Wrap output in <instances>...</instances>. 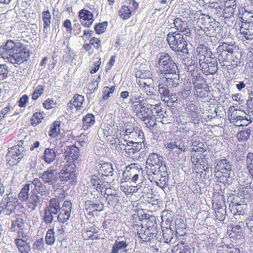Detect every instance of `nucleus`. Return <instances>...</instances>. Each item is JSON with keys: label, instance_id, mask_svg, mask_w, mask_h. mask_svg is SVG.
<instances>
[{"label": "nucleus", "instance_id": "f257e3e1", "mask_svg": "<svg viewBox=\"0 0 253 253\" xmlns=\"http://www.w3.org/2000/svg\"><path fill=\"white\" fill-rule=\"evenodd\" d=\"M1 52L2 57L13 64H21L26 61L29 56V51L20 42L8 41Z\"/></svg>", "mask_w": 253, "mask_h": 253}, {"label": "nucleus", "instance_id": "f03ea898", "mask_svg": "<svg viewBox=\"0 0 253 253\" xmlns=\"http://www.w3.org/2000/svg\"><path fill=\"white\" fill-rule=\"evenodd\" d=\"M184 35L178 32H171L167 35V41L171 49L186 64L185 62L189 61L190 53L187 41Z\"/></svg>", "mask_w": 253, "mask_h": 253}, {"label": "nucleus", "instance_id": "7ed1b4c3", "mask_svg": "<svg viewBox=\"0 0 253 253\" xmlns=\"http://www.w3.org/2000/svg\"><path fill=\"white\" fill-rule=\"evenodd\" d=\"M213 169L214 175L219 182L225 185L232 183V165L228 159L224 158L215 160Z\"/></svg>", "mask_w": 253, "mask_h": 253}, {"label": "nucleus", "instance_id": "20e7f679", "mask_svg": "<svg viewBox=\"0 0 253 253\" xmlns=\"http://www.w3.org/2000/svg\"><path fill=\"white\" fill-rule=\"evenodd\" d=\"M134 226L136 228V231L143 242H150V243H155L157 241H160L158 237H157L158 231L156 229V223L155 221V217H151L149 220L143 225L135 224Z\"/></svg>", "mask_w": 253, "mask_h": 253}, {"label": "nucleus", "instance_id": "39448f33", "mask_svg": "<svg viewBox=\"0 0 253 253\" xmlns=\"http://www.w3.org/2000/svg\"><path fill=\"white\" fill-rule=\"evenodd\" d=\"M60 203L58 199L51 198L46 208L56 214H58L57 220L63 223L68 220L70 217L72 203L70 201L66 200L64 202L62 207L60 206Z\"/></svg>", "mask_w": 253, "mask_h": 253}, {"label": "nucleus", "instance_id": "423d86ee", "mask_svg": "<svg viewBox=\"0 0 253 253\" xmlns=\"http://www.w3.org/2000/svg\"><path fill=\"white\" fill-rule=\"evenodd\" d=\"M156 109H157L156 111L160 109L158 104L153 105L147 103L146 101H145L132 109L136 116L142 120L147 127H151L154 125V123L152 121V120L153 119V115H155L154 111Z\"/></svg>", "mask_w": 253, "mask_h": 253}, {"label": "nucleus", "instance_id": "0eeeda50", "mask_svg": "<svg viewBox=\"0 0 253 253\" xmlns=\"http://www.w3.org/2000/svg\"><path fill=\"white\" fill-rule=\"evenodd\" d=\"M155 66L159 68L161 73L164 75L179 72L173 58L167 53H161Z\"/></svg>", "mask_w": 253, "mask_h": 253}, {"label": "nucleus", "instance_id": "6e6552de", "mask_svg": "<svg viewBox=\"0 0 253 253\" xmlns=\"http://www.w3.org/2000/svg\"><path fill=\"white\" fill-rule=\"evenodd\" d=\"M23 141H19L17 145L8 149L6 154L7 163L11 166L17 164L26 154V148L22 146Z\"/></svg>", "mask_w": 253, "mask_h": 253}, {"label": "nucleus", "instance_id": "1a4fd4ad", "mask_svg": "<svg viewBox=\"0 0 253 253\" xmlns=\"http://www.w3.org/2000/svg\"><path fill=\"white\" fill-rule=\"evenodd\" d=\"M136 164H131L126 167L123 173L121 183L130 182L141 183L142 181L143 170L136 167Z\"/></svg>", "mask_w": 253, "mask_h": 253}, {"label": "nucleus", "instance_id": "9d476101", "mask_svg": "<svg viewBox=\"0 0 253 253\" xmlns=\"http://www.w3.org/2000/svg\"><path fill=\"white\" fill-rule=\"evenodd\" d=\"M119 134L126 139H130L134 141L143 140L144 136L139 127L131 123H126L124 126L120 129Z\"/></svg>", "mask_w": 253, "mask_h": 253}, {"label": "nucleus", "instance_id": "9b49d317", "mask_svg": "<svg viewBox=\"0 0 253 253\" xmlns=\"http://www.w3.org/2000/svg\"><path fill=\"white\" fill-rule=\"evenodd\" d=\"M133 239L130 237H119L112 245L111 253H131L133 247Z\"/></svg>", "mask_w": 253, "mask_h": 253}, {"label": "nucleus", "instance_id": "f8f14e48", "mask_svg": "<svg viewBox=\"0 0 253 253\" xmlns=\"http://www.w3.org/2000/svg\"><path fill=\"white\" fill-rule=\"evenodd\" d=\"M61 164L55 162L40 176L44 184L52 186L55 188V183L58 180V171L60 168Z\"/></svg>", "mask_w": 253, "mask_h": 253}, {"label": "nucleus", "instance_id": "ddd939ff", "mask_svg": "<svg viewBox=\"0 0 253 253\" xmlns=\"http://www.w3.org/2000/svg\"><path fill=\"white\" fill-rule=\"evenodd\" d=\"M163 157L157 153H153L149 155L146 161V168L148 169L147 174L155 173L161 171L162 168H167L165 165L163 164Z\"/></svg>", "mask_w": 253, "mask_h": 253}, {"label": "nucleus", "instance_id": "4468645a", "mask_svg": "<svg viewBox=\"0 0 253 253\" xmlns=\"http://www.w3.org/2000/svg\"><path fill=\"white\" fill-rule=\"evenodd\" d=\"M59 178L63 184L67 182L73 185L76 181L75 165H66L59 173Z\"/></svg>", "mask_w": 253, "mask_h": 253}, {"label": "nucleus", "instance_id": "2eb2a0df", "mask_svg": "<svg viewBox=\"0 0 253 253\" xmlns=\"http://www.w3.org/2000/svg\"><path fill=\"white\" fill-rule=\"evenodd\" d=\"M18 202L17 198L6 194L3 196L0 203V212L4 214L10 215L15 211V204Z\"/></svg>", "mask_w": 253, "mask_h": 253}, {"label": "nucleus", "instance_id": "dca6fc26", "mask_svg": "<svg viewBox=\"0 0 253 253\" xmlns=\"http://www.w3.org/2000/svg\"><path fill=\"white\" fill-rule=\"evenodd\" d=\"M149 180L155 183L157 186L161 188H165L167 185L168 181V174L167 169L163 167L161 171L155 173L147 174Z\"/></svg>", "mask_w": 253, "mask_h": 253}, {"label": "nucleus", "instance_id": "f3484780", "mask_svg": "<svg viewBox=\"0 0 253 253\" xmlns=\"http://www.w3.org/2000/svg\"><path fill=\"white\" fill-rule=\"evenodd\" d=\"M136 82L140 87L141 95H144V94L146 95L145 100L155 99L156 95L155 94L154 89L152 84L153 82L152 80H148V82L137 80Z\"/></svg>", "mask_w": 253, "mask_h": 253}, {"label": "nucleus", "instance_id": "a211bd4d", "mask_svg": "<svg viewBox=\"0 0 253 253\" xmlns=\"http://www.w3.org/2000/svg\"><path fill=\"white\" fill-rule=\"evenodd\" d=\"M230 119L237 126H247L251 123V117L248 116L243 111L235 110L230 116Z\"/></svg>", "mask_w": 253, "mask_h": 253}, {"label": "nucleus", "instance_id": "6ab92c4d", "mask_svg": "<svg viewBox=\"0 0 253 253\" xmlns=\"http://www.w3.org/2000/svg\"><path fill=\"white\" fill-rule=\"evenodd\" d=\"M202 72L208 75L214 74L217 71V61L216 58L211 57V60L207 59L199 62Z\"/></svg>", "mask_w": 253, "mask_h": 253}, {"label": "nucleus", "instance_id": "aec40b11", "mask_svg": "<svg viewBox=\"0 0 253 253\" xmlns=\"http://www.w3.org/2000/svg\"><path fill=\"white\" fill-rule=\"evenodd\" d=\"M91 196L90 200L85 202L86 208L93 210V211H102L104 209L103 204L101 202V197L95 191L91 192Z\"/></svg>", "mask_w": 253, "mask_h": 253}, {"label": "nucleus", "instance_id": "412c9836", "mask_svg": "<svg viewBox=\"0 0 253 253\" xmlns=\"http://www.w3.org/2000/svg\"><path fill=\"white\" fill-rule=\"evenodd\" d=\"M119 128L117 126L111 125H101L100 128L98 130V135L99 137L105 138L108 136H112L118 138Z\"/></svg>", "mask_w": 253, "mask_h": 253}, {"label": "nucleus", "instance_id": "4be33fe9", "mask_svg": "<svg viewBox=\"0 0 253 253\" xmlns=\"http://www.w3.org/2000/svg\"><path fill=\"white\" fill-rule=\"evenodd\" d=\"M248 206L247 204H239L232 203L229 206V210L235 216L236 219L241 220V216H243L247 211Z\"/></svg>", "mask_w": 253, "mask_h": 253}, {"label": "nucleus", "instance_id": "5701e85b", "mask_svg": "<svg viewBox=\"0 0 253 253\" xmlns=\"http://www.w3.org/2000/svg\"><path fill=\"white\" fill-rule=\"evenodd\" d=\"M218 53V60L220 62L226 61L231 59L233 49L226 44L219 45L217 48Z\"/></svg>", "mask_w": 253, "mask_h": 253}, {"label": "nucleus", "instance_id": "b1692460", "mask_svg": "<svg viewBox=\"0 0 253 253\" xmlns=\"http://www.w3.org/2000/svg\"><path fill=\"white\" fill-rule=\"evenodd\" d=\"M242 184H240L239 193L244 199H249L253 195V190L251 186V182L248 179H240Z\"/></svg>", "mask_w": 253, "mask_h": 253}, {"label": "nucleus", "instance_id": "393cba45", "mask_svg": "<svg viewBox=\"0 0 253 253\" xmlns=\"http://www.w3.org/2000/svg\"><path fill=\"white\" fill-rule=\"evenodd\" d=\"M198 22L201 24L203 28L208 29L209 31H212L215 30L216 27H218V23H216L214 19L208 15L203 14L198 18Z\"/></svg>", "mask_w": 253, "mask_h": 253}, {"label": "nucleus", "instance_id": "a878e982", "mask_svg": "<svg viewBox=\"0 0 253 253\" xmlns=\"http://www.w3.org/2000/svg\"><path fill=\"white\" fill-rule=\"evenodd\" d=\"M99 176L93 175L90 178L91 184L96 189L95 191L96 193L99 192L102 193L104 188L109 185L108 182L104 180L103 177H102L101 175Z\"/></svg>", "mask_w": 253, "mask_h": 253}, {"label": "nucleus", "instance_id": "bb28decb", "mask_svg": "<svg viewBox=\"0 0 253 253\" xmlns=\"http://www.w3.org/2000/svg\"><path fill=\"white\" fill-rule=\"evenodd\" d=\"M115 142L111 144V148L115 150L116 154L124 153L125 147L132 146V141H127L124 138V140H120L118 138H114Z\"/></svg>", "mask_w": 253, "mask_h": 253}, {"label": "nucleus", "instance_id": "cd10ccee", "mask_svg": "<svg viewBox=\"0 0 253 253\" xmlns=\"http://www.w3.org/2000/svg\"><path fill=\"white\" fill-rule=\"evenodd\" d=\"M196 52L199 63L207 59L211 60V57L212 55L211 49L203 44H201L198 46L196 48Z\"/></svg>", "mask_w": 253, "mask_h": 253}, {"label": "nucleus", "instance_id": "c85d7f7f", "mask_svg": "<svg viewBox=\"0 0 253 253\" xmlns=\"http://www.w3.org/2000/svg\"><path fill=\"white\" fill-rule=\"evenodd\" d=\"M174 28L177 30L176 32L182 33L186 37L191 35V30L188 28V25L185 21H183L180 18H176L173 20Z\"/></svg>", "mask_w": 253, "mask_h": 253}, {"label": "nucleus", "instance_id": "c756f323", "mask_svg": "<svg viewBox=\"0 0 253 253\" xmlns=\"http://www.w3.org/2000/svg\"><path fill=\"white\" fill-rule=\"evenodd\" d=\"M165 76V80L163 83L164 85L169 88H175L181 83L179 78V72L175 73L169 74Z\"/></svg>", "mask_w": 253, "mask_h": 253}, {"label": "nucleus", "instance_id": "7c9ffc66", "mask_svg": "<svg viewBox=\"0 0 253 253\" xmlns=\"http://www.w3.org/2000/svg\"><path fill=\"white\" fill-rule=\"evenodd\" d=\"M240 33L242 40H253V24H245L242 22L240 28Z\"/></svg>", "mask_w": 253, "mask_h": 253}, {"label": "nucleus", "instance_id": "2f4dec72", "mask_svg": "<svg viewBox=\"0 0 253 253\" xmlns=\"http://www.w3.org/2000/svg\"><path fill=\"white\" fill-rule=\"evenodd\" d=\"M56 151L50 148H45L43 151L42 160L47 165H49L53 162L56 158Z\"/></svg>", "mask_w": 253, "mask_h": 253}, {"label": "nucleus", "instance_id": "473e14b6", "mask_svg": "<svg viewBox=\"0 0 253 253\" xmlns=\"http://www.w3.org/2000/svg\"><path fill=\"white\" fill-rule=\"evenodd\" d=\"M32 184L34 186L35 190L41 196H46L49 195V192L46 186L39 178H34L32 181Z\"/></svg>", "mask_w": 253, "mask_h": 253}, {"label": "nucleus", "instance_id": "72a5a7b5", "mask_svg": "<svg viewBox=\"0 0 253 253\" xmlns=\"http://www.w3.org/2000/svg\"><path fill=\"white\" fill-rule=\"evenodd\" d=\"M84 101V96L81 95L76 94L73 99L68 103L67 107L72 109L73 107L77 110L80 109L83 106V102Z\"/></svg>", "mask_w": 253, "mask_h": 253}, {"label": "nucleus", "instance_id": "f704fd0d", "mask_svg": "<svg viewBox=\"0 0 253 253\" xmlns=\"http://www.w3.org/2000/svg\"><path fill=\"white\" fill-rule=\"evenodd\" d=\"M112 165L108 163H104L98 169L99 175L102 177H107L113 175Z\"/></svg>", "mask_w": 253, "mask_h": 253}, {"label": "nucleus", "instance_id": "c9c22d12", "mask_svg": "<svg viewBox=\"0 0 253 253\" xmlns=\"http://www.w3.org/2000/svg\"><path fill=\"white\" fill-rule=\"evenodd\" d=\"M65 157H68V160L75 161L79 156V149L75 145H71L68 147L65 152Z\"/></svg>", "mask_w": 253, "mask_h": 253}, {"label": "nucleus", "instance_id": "e433bc0d", "mask_svg": "<svg viewBox=\"0 0 253 253\" xmlns=\"http://www.w3.org/2000/svg\"><path fill=\"white\" fill-rule=\"evenodd\" d=\"M135 77L137 80H141L144 82H148V80H152V74L148 70H138L135 72Z\"/></svg>", "mask_w": 253, "mask_h": 253}, {"label": "nucleus", "instance_id": "4c0bfd02", "mask_svg": "<svg viewBox=\"0 0 253 253\" xmlns=\"http://www.w3.org/2000/svg\"><path fill=\"white\" fill-rule=\"evenodd\" d=\"M188 115L194 123H197L200 119V114L198 109L193 104H190L187 107Z\"/></svg>", "mask_w": 253, "mask_h": 253}, {"label": "nucleus", "instance_id": "58836bf2", "mask_svg": "<svg viewBox=\"0 0 253 253\" xmlns=\"http://www.w3.org/2000/svg\"><path fill=\"white\" fill-rule=\"evenodd\" d=\"M98 232V229L94 228L93 226L88 227L86 230H84L83 233V238L85 240H95L98 239V237L95 235Z\"/></svg>", "mask_w": 253, "mask_h": 253}, {"label": "nucleus", "instance_id": "ea45409f", "mask_svg": "<svg viewBox=\"0 0 253 253\" xmlns=\"http://www.w3.org/2000/svg\"><path fill=\"white\" fill-rule=\"evenodd\" d=\"M82 121L83 128L84 129L86 130L94 124L95 117L92 114L88 113L83 117Z\"/></svg>", "mask_w": 253, "mask_h": 253}, {"label": "nucleus", "instance_id": "a19ab883", "mask_svg": "<svg viewBox=\"0 0 253 253\" xmlns=\"http://www.w3.org/2000/svg\"><path fill=\"white\" fill-rule=\"evenodd\" d=\"M42 19L43 22V32L48 33L51 24V15L49 10L43 11L42 12Z\"/></svg>", "mask_w": 253, "mask_h": 253}, {"label": "nucleus", "instance_id": "79ce46f5", "mask_svg": "<svg viewBox=\"0 0 253 253\" xmlns=\"http://www.w3.org/2000/svg\"><path fill=\"white\" fill-rule=\"evenodd\" d=\"M15 244L21 253H29L31 250L30 245L22 239H16Z\"/></svg>", "mask_w": 253, "mask_h": 253}, {"label": "nucleus", "instance_id": "37998d69", "mask_svg": "<svg viewBox=\"0 0 253 253\" xmlns=\"http://www.w3.org/2000/svg\"><path fill=\"white\" fill-rule=\"evenodd\" d=\"M192 86L191 83L186 81L183 83V87L180 91L178 92L179 96L183 99L188 97L191 92Z\"/></svg>", "mask_w": 253, "mask_h": 253}, {"label": "nucleus", "instance_id": "c03bdc74", "mask_svg": "<svg viewBox=\"0 0 253 253\" xmlns=\"http://www.w3.org/2000/svg\"><path fill=\"white\" fill-rule=\"evenodd\" d=\"M194 94L200 98H204L208 95L207 88L203 87L202 84H197L194 85Z\"/></svg>", "mask_w": 253, "mask_h": 253}, {"label": "nucleus", "instance_id": "a18cd8bd", "mask_svg": "<svg viewBox=\"0 0 253 253\" xmlns=\"http://www.w3.org/2000/svg\"><path fill=\"white\" fill-rule=\"evenodd\" d=\"M239 19L242 21L248 22V20L253 15V12L248 11L245 7L240 6L238 8Z\"/></svg>", "mask_w": 253, "mask_h": 253}, {"label": "nucleus", "instance_id": "49530a36", "mask_svg": "<svg viewBox=\"0 0 253 253\" xmlns=\"http://www.w3.org/2000/svg\"><path fill=\"white\" fill-rule=\"evenodd\" d=\"M30 184H26L23 186L18 194V198L22 202H26L28 200Z\"/></svg>", "mask_w": 253, "mask_h": 253}, {"label": "nucleus", "instance_id": "de8ad7c7", "mask_svg": "<svg viewBox=\"0 0 253 253\" xmlns=\"http://www.w3.org/2000/svg\"><path fill=\"white\" fill-rule=\"evenodd\" d=\"M60 121H55L51 126L50 129L48 132L50 137L55 138L58 136L60 132Z\"/></svg>", "mask_w": 253, "mask_h": 253}, {"label": "nucleus", "instance_id": "09e8293b", "mask_svg": "<svg viewBox=\"0 0 253 253\" xmlns=\"http://www.w3.org/2000/svg\"><path fill=\"white\" fill-rule=\"evenodd\" d=\"M145 101V99H143L141 95H137L134 92H132L130 94L129 103L132 105V109Z\"/></svg>", "mask_w": 253, "mask_h": 253}, {"label": "nucleus", "instance_id": "8fccbe9b", "mask_svg": "<svg viewBox=\"0 0 253 253\" xmlns=\"http://www.w3.org/2000/svg\"><path fill=\"white\" fill-rule=\"evenodd\" d=\"M246 169L250 174V178L253 179V153L250 152L246 157Z\"/></svg>", "mask_w": 253, "mask_h": 253}, {"label": "nucleus", "instance_id": "3c124183", "mask_svg": "<svg viewBox=\"0 0 253 253\" xmlns=\"http://www.w3.org/2000/svg\"><path fill=\"white\" fill-rule=\"evenodd\" d=\"M94 151L95 154L99 156L102 157L106 155V145L104 143L96 142L94 147Z\"/></svg>", "mask_w": 253, "mask_h": 253}, {"label": "nucleus", "instance_id": "603ef678", "mask_svg": "<svg viewBox=\"0 0 253 253\" xmlns=\"http://www.w3.org/2000/svg\"><path fill=\"white\" fill-rule=\"evenodd\" d=\"M164 242L166 243H173V232L171 228H166L162 231Z\"/></svg>", "mask_w": 253, "mask_h": 253}, {"label": "nucleus", "instance_id": "864d4df0", "mask_svg": "<svg viewBox=\"0 0 253 253\" xmlns=\"http://www.w3.org/2000/svg\"><path fill=\"white\" fill-rule=\"evenodd\" d=\"M55 215L56 214L45 207L43 211V220L45 223L46 224L51 223Z\"/></svg>", "mask_w": 253, "mask_h": 253}, {"label": "nucleus", "instance_id": "5fc2aeb1", "mask_svg": "<svg viewBox=\"0 0 253 253\" xmlns=\"http://www.w3.org/2000/svg\"><path fill=\"white\" fill-rule=\"evenodd\" d=\"M27 202L32 204L34 206L33 209H34L41 202L40 197L35 192L31 191Z\"/></svg>", "mask_w": 253, "mask_h": 253}, {"label": "nucleus", "instance_id": "6e6d98bb", "mask_svg": "<svg viewBox=\"0 0 253 253\" xmlns=\"http://www.w3.org/2000/svg\"><path fill=\"white\" fill-rule=\"evenodd\" d=\"M44 118V114L42 113H35L30 120V123L33 126H36L40 123Z\"/></svg>", "mask_w": 253, "mask_h": 253}, {"label": "nucleus", "instance_id": "4d7b16f0", "mask_svg": "<svg viewBox=\"0 0 253 253\" xmlns=\"http://www.w3.org/2000/svg\"><path fill=\"white\" fill-rule=\"evenodd\" d=\"M168 88L166 85H164L163 83L159 84V92L161 94V99L163 101L166 100L168 96V95L170 92Z\"/></svg>", "mask_w": 253, "mask_h": 253}, {"label": "nucleus", "instance_id": "13d9d810", "mask_svg": "<svg viewBox=\"0 0 253 253\" xmlns=\"http://www.w3.org/2000/svg\"><path fill=\"white\" fill-rule=\"evenodd\" d=\"M131 222L132 223L131 226L133 228L134 231H136V228L134 226H135V224H138L140 226H141V223H143V225H144V224H145L146 222L149 220V219H145L144 220H141L140 218H139V215L138 214H134L132 215L131 218Z\"/></svg>", "mask_w": 253, "mask_h": 253}, {"label": "nucleus", "instance_id": "bf43d9fd", "mask_svg": "<svg viewBox=\"0 0 253 253\" xmlns=\"http://www.w3.org/2000/svg\"><path fill=\"white\" fill-rule=\"evenodd\" d=\"M45 239V243L48 245H52L54 243L55 237L53 229H49L47 231Z\"/></svg>", "mask_w": 253, "mask_h": 253}, {"label": "nucleus", "instance_id": "052dcab7", "mask_svg": "<svg viewBox=\"0 0 253 253\" xmlns=\"http://www.w3.org/2000/svg\"><path fill=\"white\" fill-rule=\"evenodd\" d=\"M226 212L225 206H221L217 208L215 211L216 218L220 221H223L225 218Z\"/></svg>", "mask_w": 253, "mask_h": 253}, {"label": "nucleus", "instance_id": "680f3d73", "mask_svg": "<svg viewBox=\"0 0 253 253\" xmlns=\"http://www.w3.org/2000/svg\"><path fill=\"white\" fill-rule=\"evenodd\" d=\"M105 194L107 195L106 197V200L107 201L108 204L110 206L113 207L114 206L116 205L117 203H118L119 200L115 194L113 193H111V194H108L107 192L106 191Z\"/></svg>", "mask_w": 253, "mask_h": 253}, {"label": "nucleus", "instance_id": "e2e57ef3", "mask_svg": "<svg viewBox=\"0 0 253 253\" xmlns=\"http://www.w3.org/2000/svg\"><path fill=\"white\" fill-rule=\"evenodd\" d=\"M79 16L81 19V21L84 22L87 20H92L93 15L89 11L87 10H82L79 12Z\"/></svg>", "mask_w": 253, "mask_h": 253}, {"label": "nucleus", "instance_id": "0e129e2a", "mask_svg": "<svg viewBox=\"0 0 253 253\" xmlns=\"http://www.w3.org/2000/svg\"><path fill=\"white\" fill-rule=\"evenodd\" d=\"M211 11L216 14L218 16H222V9L223 8V5H221L218 4L217 3H211Z\"/></svg>", "mask_w": 253, "mask_h": 253}, {"label": "nucleus", "instance_id": "69168bd1", "mask_svg": "<svg viewBox=\"0 0 253 253\" xmlns=\"http://www.w3.org/2000/svg\"><path fill=\"white\" fill-rule=\"evenodd\" d=\"M251 130L247 128L245 130H241L238 133L237 137L239 141H246L247 140L251 134Z\"/></svg>", "mask_w": 253, "mask_h": 253}, {"label": "nucleus", "instance_id": "338daca9", "mask_svg": "<svg viewBox=\"0 0 253 253\" xmlns=\"http://www.w3.org/2000/svg\"><path fill=\"white\" fill-rule=\"evenodd\" d=\"M44 86L42 85H38L35 89L32 94V99L34 100H37L41 96L44 92Z\"/></svg>", "mask_w": 253, "mask_h": 253}, {"label": "nucleus", "instance_id": "774afa93", "mask_svg": "<svg viewBox=\"0 0 253 253\" xmlns=\"http://www.w3.org/2000/svg\"><path fill=\"white\" fill-rule=\"evenodd\" d=\"M119 15L123 19H127L131 16V11L128 6H124L119 11Z\"/></svg>", "mask_w": 253, "mask_h": 253}]
</instances>
